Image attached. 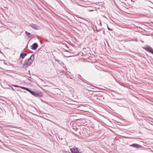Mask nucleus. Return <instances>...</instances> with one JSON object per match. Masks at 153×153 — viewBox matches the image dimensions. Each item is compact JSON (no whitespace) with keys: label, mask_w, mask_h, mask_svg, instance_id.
<instances>
[{"label":"nucleus","mask_w":153,"mask_h":153,"mask_svg":"<svg viewBox=\"0 0 153 153\" xmlns=\"http://www.w3.org/2000/svg\"><path fill=\"white\" fill-rule=\"evenodd\" d=\"M23 88L29 92L31 94L35 97H42V93L39 91H33L30 90L28 88L23 87Z\"/></svg>","instance_id":"f257e3e1"},{"label":"nucleus","mask_w":153,"mask_h":153,"mask_svg":"<svg viewBox=\"0 0 153 153\" xmlns=\"http://www.w3.org/2000/svg\"><path fill=\"white\" fill-rule=\"evenodd\" d=\"M78 77L79 78H80V77H81V76L80 75H78Z\"/></svg>","instance_id":"6ab92c4d"},{"label":"nucleus","mask_w":153,"mask_h":153,"mask_svg":"<svg viewBox=\"0 0 153 153\" xmlns=\"http://www.w3.org/2000/svg\"><path fill=\"white\" fill-rule=\"evenodd\" d=\"M28 72H29V73H30V71H28Z\"/></svg>","instance_id":"5701e85b"},{"label":"nucleus","mask_w":153,"mask_h":153,"mask_svg":"<svg viewBox=\"0 0 153 153\" xmlns=\"http://www.w3.org/2000/svg\"><path fill=\"white\" fill-rule=\"evenodd\" d=\"M87 86L89 88H91V86L92 87V86H92V85H88H88Z\"/></svg>","instance_id":"a211bd4d"},{"label":"nucleus","mask_w":153,"mask_h":153,"mask_svg":"<svg viewBox=\"0 0 153 153\" xmlns=\"http://www.w3.org/2000/svg\"><path fill=\"white\" fill-rule=\"evenodd\" d=\"M11 88L13 90H15L12 88Z\"/></svg>","instance_id":"4be33fe9"},{"label":"nucleus","mask_w":153,"mask_h":153,"mask_svg":"<svg viewBox=\"0 0 153 153\" xmlns=\"http://www.w3.org/2000/svg\"><path fill=\"white\" fill-rule=\"evenodd\" d=\"M25 33L26 34L27 36H28L30 34V33L29 32H27V31H26Z\"/></svg>","instance_id":"ddd939ff"},{"label":"nucleus","mask_w":153,"mask_h":153,"mask_svg":"<svg viewBox=\"0 0 153 153\" xmlns=\"http://www.w3.org/2000/svg\"><path fill=\"white\" fill-rule=\"evenodd\" d=\"M32 62H33L30 61H28L26 59L24 62V63L23 64V67L24 68H27L30 66Z\"/></svg>","instance_id":"f03ea898"},{"label":"nucleus","mask_w":153,"mask_h":153,"mask_svg":"<svg viewBox=\"0 0 153 153\" xmlns=\"http://www.w3.org/2000/svg\"><path fill=\"white\" fill-rule=\"evenodd\" d=\"M38 46V45L37 43H34L31 45V48L33 50H35L37 49Z\"/></svg>","instance_id":"39448f33"},{"label":"nucleus","mask_w":153,"mask_h":153,"mask_svg":"<svg viewBox=\"0 0 153 153\" xmlns=\"http://www.w3.org/2000/svg\"><path fill=\"white\" fill-rule=\"evenodd\" d=\"M59 63L62 65V66L63 67H64V68H65L66 67V66H65L64 67V64L63 63V62H60Z\"/></svg>","instance_id":"f8f14e48"},{"label":"nucleus","mask_w":153,"mask_h":153,"mask_svg":"<svg viewBox=\"0 0 153 153\" xmlns=\"http://www.w3.org/2000/svg\"><path fill=\"white\" fill-rule=\"evenodd\" d=\"M129 146H130L133 147L137 149L139 148L140 146V145L136 143H134L132 144H131Z\"/></svg>","instance_id":"423d86ee"},{"label":"nucleus","mask_w":153,"mask_h":153,"mask_svg":"<svg viewBox=\"0 0 153 153\" xmlns=\"http://www.w3.org/2000/svg\"><path fill=\"white\" fill-rule=\"evenodd\" d=\"M99 27H100L99 26H98V25H97V27H96V28H97V30H98L99 28Z\"/></svg>","instance_id":"dca6fc26"},{"label":"nucleus","mask_w":153,"mask_h":153,"mask_svg":"<svg viewBox=\"0 0 153 153\" xmlns=\"http://www.w3.org/2000/svg\"><path fill=\"white\" fill-rule=\"evenodd\" d=\"M69 78H70L71 79H73V78L72 77H70Z\"/></svg>","instance_id":"412c9836"},{"label":"nucleus","mask_w":153,"mask_h":153,"mask_svg":"<svg viewBox=\"0 0 153 153\" xmlns=\"http://www.w3.org/2000/svg\"><path fill=\"white\" fill-rule=\"evenodd\" d=\"M74 80L75 81H76V80H75L74 79Z\"/></svg>","instance_id":"393cba45"},{"label":"nucleus","mask_w":153,"mask_h":153,"mask_svg":"<svg viewBox=\"0 0 153 153\" xmlns=\"http://www.w3.org/2000/svg\"><path fill=\"white\" fill-rule=\"evenodd\" d=\"M98 26H99L100 27L99 28L98 30H97V31H99L101 30V29H102V27H101V23L100 22L99 23V24L98 25Z\"/></svg>","instance_id":"9d476101"},{"label":"nucleus","mask_w":153,"mask_h":153,"mask_svg":"<svg viewBox=\"0 0 153 153\" xmlns=\"http://www.w3.org/2000/svg\"><path fill=\"white\" fill-rule=\"evenodd\" d=\"M16 90L17 91H19V90H18V89H16Z\"/></svg>","instance_id":"b1692460"},{"label":"nucleus","mask_w":153,"mask_h":153,"mask_svg":"<svg viewBox=\"0 0 153 153\" xmlns=\"http://www.w3.org/2000/svg\"><path fill=\"white\" fill-rule=\"evenodd\" d=\"M27 55V54L26 53H21V54H20V56L21 57V58H22V59H24V57L26 56Z\"/></svg>","instance_id":"1a4fd4ad"},{"label":"nucleus","mask_w":153,"mask_h":153,"mask_svg":"<svg viewBox=\"0 0 153 153\" xmlns=\"http://www.w3.org/2000/svg\"><path fill=\"white\" fill-rule=\"evenodd\" d=\"M107 28H108V29L109 30H112V29H110L108 27V26H107Z\"/></svg>","instance_id":"4468645a"},{"label":"nucleus","mask_w":153,"mask_h":153,"mask_svg":"<svg viewBox=\"0 0 153 153\" xmlns=\"http://www.w3.org/2000/svg\"><path fill=\"white\" fill-rule=\"evenodd\" d=\"M55 60L56 61L58 62L59 63L60 62V61L59 60H58L56 59H55Z\"/></svg>","instance_id":"f3484780"},{"label":"nucleus","mask_w":153,"mask_h":153,"mask_svg":"<svg viewBox=\"0 0 153 153\" xmlns=\"http://www.w3.org/2000/svg\"><path fill=\"white\" fill-rule=\"evenodd\" d=\"M90 89H91L90 90H91L94 89V88H91Z\"/></svg>","instance_id":"aec40b11"},{"label":"nucleus","mask_w":153,"mask_h":153,"mask_svg":"<svg viewBox=\"0 0 153 153\" xmlns=\"http://www.w3.org/2000/svg\"><path fill=\"white\" fill-rule=\"evenodd\" d=\"M29 25L32 28H33L34 29H37L38 27L37 25L36 24H30Z\"/></svg>","instance_id":"6e6552de"},{"label":"nucleus","mask_w":153,"mask_h":153,"mask_svg":"<svg viewBox=\"0 0 153 153\" xmlns=\"http://www.w3.org/2000/svg\"><path fill=\"white\" fill-rule=\"evenodd\" d=\"M34 54H32L29 58L26 59L33 62L34 59Z\"/></svg>","instance_id":"0eeeda50"},{"label":"nucleus","mask_w":153,"mask_h":153,"mask_svg":"<svg viewBox=\"0 0 153 153\" xmlns=\"http://www.w3.org/2000/svg\"><path fill=\"white\" fill-rule=\"evenodd\" d=\"M12 86L14 87H19V88H21L22 89H25L23 88V87L25 88V87H22V86H18V85H13Z\"/></svg>","instance_id":"9b49d317"},{"label":"nucleus","mask_w":153,"mask_h":153,"mask_svg":"<svg viewBox=\"0 0 153 153\" xmlns=\"http://www.w3.org/2000/svg\"><path fill=\"white\" fill-rule=\"evenodd\" d=\"M99 27H100L99 26H98V25H97V27H96V28H97V30H98L99 28Z\"/></svg>","instance_id":"2eb2a0df"},{"label":"nucleus","mask_w":153,"mask_h":153,"mask_svg":"<svg viewBox=\"0 0 153 153\" xmlns=\"http://www.w3.org/2000/svg\"><path fill=\"white\" fill-rule=\"evenodd\" d=\"M143 48L146 51L153 54V50L152 48L148 45H146Z\"/></svg>","instance_id":"20e7f679"},{"label":"nucleus","mask_w":153,"mask_h":153,"mask_svg":"<svg viewBox=\"0 0 153 153\" xmlns=\"http://www.w3.org/2000/svg\"><path fill=\"white\" fill-rule=\"evenodd\" d=\"M70 150L72 153H82L81 152H80L79 149L76 147L70 149Z\"/></svg>","instance_id":"7ed1b4c3"}]
</instances>
